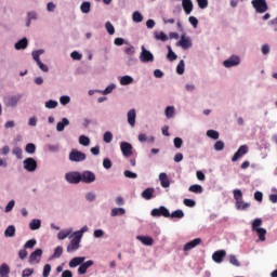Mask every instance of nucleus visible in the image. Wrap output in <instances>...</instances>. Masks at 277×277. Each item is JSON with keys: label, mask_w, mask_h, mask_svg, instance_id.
<instances>
[{"label": "nucleus", "mask_w": 277, "mask_h": 277, "mask_svg": "<svg viewBox=\"0 0 277 277\" xmlns=\"http://www.w3.org/2000/svg\"><path fill=\"white\" fill-rule=\"evenodd\" d=\"M153 194H155V188L148 187L142 192L141 196L142 198H144V200H150L151 198H154Z\"/></svg>", "instance_id": "obj_30"}, {"label": "nucleus", "mask_w": 277, "mask_h": 277, "mask_svg": "<svg viewBox=\"0 0 277 277\" xmlns=\"http://www.w3.org/2000/svg\"><path fill=\"white\" fill-rule=\"evenodd\" d=\"M268 27H273V31L277 32V16L267 23Z\"/></svg>", "instance_id": "obj_61"}, {"label": "nucleus", "mask_w": 277, "mask_h": 277, "mask_svg": "<svg viewBox=\"0 0 277 277\" xmlns=\"http://www.w3.org/2000/svg\"><path fill=\"white\" fill-rule=\"evenodd\" d=\"M40 226H42V221H40V219H34L29 223L30 230H40Z\"/></svg>", "instance_id": "obj_35"}, {"label": "nucleus", "mask_w": 277, "mask_h": 277, "mask_svg": "<svg viewBox=\"0 0 277 277\" xmlns=\"http://www.w3.org/2000/svg\"><path fill=\"white\" fill-rule=\"evenodd\" d=\"M27 47H29V40L27 39V37L22 38L14 44L15 51H25Z\"/></svg>", "instance_id": "obj_18"}, {"label": "nucleus", "mask_w": 277, "mask_h": 277, "mask_svg": "<svg viewBox=\"0 0 277 277\" xmlns=\"http://www.w3.org/2000/svg\"><path fill=\"white\" fill-rule=\"evenodd\" d=\"M90 10H92V3L90 1H83L80 4V11L82 14H90Z\"/></svg>", "instance_id": "obj_36"}, {"label": "nucleus", "mask_w": 277, "mask_h": 277, "mask_svg": "<svg viewBox=\"0 0 277 277\" xmlns=\"http://www.w3.org/2000/svg\"><path fill=\"white\" fill-rule=\"evenodd\" d=\"M214 150H216V153L224 150V143L222 141H216L214 144Z\"/></svg>", "instance_id": "obj_58"}, {"label": "nucleus", "mask_w": 277, "mask_h": 277, "mask_svg": "<svg viewBox=\"0 0 277 277\" xmlns=\"http://www.w3.org/2000/svg\"><path fill=\"white\" fill-rule=\"evenodd\" d=\"M136 239L143 243V246H153L154 239L150 236H136Z\"/></svg>", "instance_id": "obj_28"}, {"label": "nucleus", "mask_w": 277, "mask_h": 277, "mask_svg": "<svg viewBox=\"0 0 277 277\" xmlns=\"http://www.w3.org/2000/svg\"><path fill=\"white\" fill-rule=\"evenodd\" d=\"M225 256H226V251L219 250L212 254V260L214 261V263H222V261H224Z\"/></svg>", "instance_id": "obj_22"}, {"label": "nucleus", "mask_w": 277, "mask_h": 277, "mask_svg": "<svg viewBox=\"0 0 277 277\" xmlns=\"http://www.w3.org/2000/svg\"><path fill=\"white\" fill-rule=\"evenodd\" d=\"M85 256H77L70 260L69 262V267L75 268L78 267V265H81L84 263Z\"/></svg>", "instance_id": "obj_27"}, {"label": "nucleus", "mask_w": 277, "mask_h": 277, "mask_svg": "<svg viewBox=\"0 0 277 277\" xmlns=\"http://www.w3.org/2000/svg\"><path fill=\"white\" fill-rule=\"evenodd\" d=\"M65 181L69 183V185H79V183H81V172L70 171L65 173Z\"/></svg>", "instance_id": "obj_6"}, {"label": "nucleus", "mask_w": 277, "mask_h": 277, "mask_svg": "<svg viewBox=\"0 0 277 277\" xmlns=\"http://www.w3.org/2000/svg\"><path fill=\"white\" fill-rule=\"evenodd\" d=\"M176 74L184 75L185 74V61L181 60L176 66Z\"/></svg>", "instance_id": "obj_50"}, {"label": "nucleus", "mask_w": 277, "mask_h": 277, "mask_svg": "<svg viewBox=\"0 0 277 277\" xmlns=\"http://www.w3.org/2000/svg\"><path fill=\"white\" fill-rule=\"evenodd\" d=\"M269 51H272V48L268 43L262 44L261 47V53L262 55H269Z\"/></svg>", "instance_id": "obj_55"}, {"label": "nucleus", "mask_w": 277, "mask_h": 277, "mask_svg": "<svg viewBox=\"0 0 277 277\" xmlns=\"http://www.w3.org/2000/svg\"><path fill=\"white\" fill-rule=\"evenodd\" d=\"M188 192H192L193 194H202V192H205V189L202 188V186L200 184H194V185L189 186Z\"/></svg>", "instance_id": "obj_41"}, {"label": "nucleus", "mask_w": 277, "mask_h": 277, "mask_svg": "<svg viewBox=\"0 0 277 277\" xmlns=\"http://www.w3.org/2000/svg\"><path fill=\"white\" fill-rule=\"evenodd\" d=\"M71 234H72V228H68V229L61 230V232L57 234V239H58L60 241H64V239H67V237H70Z\"/></svg>", "instance_id": "obj_32"}, {"label": "nucleus", "mask_w": 277, "mask_h": 277, "mask_svg": "<svg viewBox=\"0 0 277 277\" xmlns=\"http://www.w3.org/2000/svg\"><path fill=\"white\" fill-rule=\"evenodd\" d=\"M0 277H10V265L8 263L0 265Z\"/></svg>", "instance_id": "obj_34"}, {"label": "nucleus", "mask_w": 277, "mask_h": 277, "mask_svg": "<svg viewBox=\"0 0 277 277\" xmlns=\"http://www.w3.org/2000/svg\"><path fill=\"white\" fill-rule=\"evenodd\" d=\"M27 18L29 21H38V13L36 11H30L27 13Z\"/></svg>", "instance_id": "obj_62"}, {"label": "nucleus", "mask_w": 277, "mask_h": 277, "mask_svg": "<svg viewBox=\"0 0 277 277\" xmlns=\"http://www.w3.org/2000/svg\"><path fill=\"white\" fill-rule=\"evenodd\" d=\"M116 88H117L116 83H110L104 90H101L100 94H103V96H107V94H111V92H114Z\"/></svg>", "instance_id": "obj_37"}, {"label": "nucleus", "mask_w": 277, "mask_h": 277, "mask_svg": "<svg viewBox=\"0 0 277 277\" xmlns=\"http://www.w3.org/2000/svg\"><path fill=\"white\" fill-rule=\"evenodd\" d=\"M182 8L185 14H192L194 12V2L192 0H182Z\"/></svg>", "instance_id": "obj_23"}, {"label": "nucleus", "mask_w": 277, "mask_h": 277, "mask_svg": "<svg viewBox=\"0 0 277 277\" xmlns=\"http://www.w3.org/2000/svg\"><path fill=\"white\" fill-rule=\"evenodd\" d=\"M123 176H126V179H137V173L126 170Z\"/></svg>", "instance_id": "obj_59"}, {"label": "nucleus", "mask_w": 277, "mask_h": 277, "mask_svg": "<svg viewBox=\"0 0 277 277\" xmlns=\"http://www.w3.org/2000/svg\"><path fill=\"white\" fill-rule=\"evenodd\" d=\"M84 198H85V201L87 202H94V200H96V193L94 192H88L85 195H84Z\"/></svg>", "instance_id": "obj_51"}, {"label": "nucleus", "mask_w": 277, "mask_h": 277, "mask_svg": "<svg viewBox=\"0 0 277 277\" xmlns=\"http://www.w3.org/2000/svg\"><path fill=\"white\" fill-rule=\"evenodd\" d=\"M34 275V268H25L22 272V277H29Z\"/></svg>", "instance_id": "obj_64"}, {"label": "nucleus", "mask_w": 277, "mask_h": 277, "mask_svg": "<svg viewBox=\"0 0 277 277\" xmlns=\"http://www.w3.org/2000/svg\"><path fill=\"white\" fill-rule=\"evenodd\" d=\"M120 150L126 158H129L133 155V145L129 142H121Z\"/></svg>", "instance_id": "obj_14"}, {"label": "nucleus", "mask_w": 277, "mask_h": 277, "mask_svg": "<svg viewBox=\"0 0 277 277\" xmlns=\"http://www.w3.org/2000/svg\"><path fill=\"white\" fill-rule=\"evenodd\" d=\"M22 100H23V94L17 93L15 95H9V96L3 97V104L6 107L14 108L18 105V103H21Z\"/></svg>", "instance_id": "obj_4"}, {"label": "nucleus", "mask_w": 277, "mask_h": 277, "mask_svg": "<svg viewBox=\"0 0 277 277\" xmlns=\"http://www.w3.org/2000/svg\"><path fill=\"white\" fill-rule=\"evenodd\" d=\"M243 155H248V145H241L237 151L234 154V156L232 157V161L235 162L239 159H241V157H243Z\"/></svg>", "instance_id": "obj_16"}, {"label": "nucleus", "mask_w": 277, "mask_h": 277, "mask_svg": "<svg viewBox=\"0 0 277 277\" xmlns=\"http://www.w3.org/2000/svg\"><path fill=\"white\" fill-rule=\"evenodd\" d=\"M36 243H37L36 239H30V240L26 241V243L24 245V249L31 250L35 248Z\"/></svg>", "instance_id": "obj_54"}, {"label": "nucleus", "mask_w": 277, "mask_h": 277, "mask_svg": "<svg viewBox=\"0 0 277 277\" xmlns=\"http://www.w3.org/2000/svg\"><path fill=\"white\" fill-rule=\"evenodd\" d=\"M23 168L26 172H36V170H38V161L31 157L26 158L23 161Z\"/></svg>", "instance_id": "obj_10"}, {"label": "nucleus", "mask_w": 277, "mask_h": 277, "mask_svg": "<svg viewBox=\"0 0 277 277\" xmlns=\"http://www.w3.org/2000/svg\"><path fill=\"white\" fill-rule=\"evenodd\" d=\"M60 103L63 105V106H66L70 103V96L69 95H63L60 97Z\"/></svg>", "instance_id": "obj_57"}, {"label": "nucleus", "mask_w": 277, "mask_h": 277, "mask_svg": "<svg viewBox=\"0 0 277 277\" xmlns=\"http://www.w3.org/2000/svg\"><path fill=\"white\" fill-rule=\"evenodd\" d=\"M120 85H131L134 83L133 77L126 75L118 78Z\"/></svg>", "instance_id": "obj_24"}, {"label": "nucleus", "mask_w": 277, "mask_h": 277, "mask_svg": "<svg viewBox=\"0 0 277 277\" xmlns=\"http://www.w3.org/2000/svg\"><path fill=\"white\" fill-rule=\"evenodd\" d=\"M206 135L207 137H210V140H220V132L215 130H208Z\"/></svg>", "instance_id": "obj_44"}, {"label": "nucleus", "mask_w": 277, "mask_h": 277, "mask_svg": "<svg viewBox=\"0 0 277 277\" xmlns=\"http://www.w3.org/2000/svg\"><path fill=\"white\" fill-rule=\"evenodd\" d=\"M13 155H15L16 159H23V149L21 147H15L13 149Z\"/></svg>", "instance_id": "obj_56"}, {"label": "nucleus", "mask_w": 277, "mask_h": 277, "mask_svg": "<svg viewBox=\"0 0 277 277\" xmlns=\"http://www.w3.org/2000/svg\"><path fill=\"white\" fill-rule=\"evenodd\" d=\"M114 140V134L110 131H106L103 135V142H105V144H111Z\"/></svg>", "instance_id": "obj_46"}, {"label": "nucleus", "mask_w": 277, "mask_h": 277, "mask_svg": "<svg viewBox=\"0 0 277 277\" xmlns=\"http://www.w3.org/2000/svg\"><path fill=\"white\" fill-rule=\"evenodd\" d=\"M132 21L134 23H142V21H144V16L142 15V13H140L138 11H135L133 14H132Z\"/></svg>", "instance_id": "obj_49"}, {"label": "nucleus", "mask_w": 277, "mask_h": 277, "mask_svg": "<svg viewBox=\"0 0 277 277\" xmlns=\"http://www.w3.org/2000/svg\"><path fill=\"white\" fill-rule=\"evenodd\" d=\"M79 144L81 146H90V137H88L85 135H80L79 136Z\"/></svg>", "instance_id": "obj_53"}, {"label": "nucleus", "mask_w": 277, "mask_h": 277, "mask_svg": "<svg viewBox=\"0 0 277 277\" xmlns=\"http://www.w3.org/2000/svg\"><path fill=\"white\" fill-rule=\"evenodd\" d=\"M44 49L35 50L31 52V57L42 72H49V66L44 65V63L40 61V55H44Z\"/></svg>", "instance_id": "obj_2"}, {"label": "nucleus", "mask_w": 277, "mask_h": 277, "mask_svg": "<svg viewBox=\"0 0 277 277\" xmlns=\"http://www.w3.org/2000/svg\"><path fill=\"white\" fill-rule=\"evenodd\" d=\"M167 49H168L167 60H169V62H174L175 60H177L179 55L174 53V51L172 50V47L167 45Z\"/></svg>", "instance_id": "obj_39"}, {"label": "nucleus", "mask_w": 277, "mask_h": 277, "mask_svg": "<svg viewBox=\"0 0 277 277\" xmlns=\"http://www.w3.org/2000/svg\"><path fill=\"white\" fill-rule=\"evenodd\" d=\"M261 226H263V219H261V217L253 220L251 223V229L253 233H256L259 240L265 241V239H266L265 236L267 235V229H265Z\"/></svg>", "instance_id": "obj_1"}, {"label": "nucleus", "mask_w": 277, "mask_h": 277, "mask_svg": "<svg viewBox=\"0 0 277 277\" xmlns=\"http://www.w3.org/2000/svg\"><path fill=\"white\" fill-rule=\"evenodd\" d=\"M233 194H234V200H236V202L243 199V193L241 192V189L236 188L233 190Z\"/></svg>", "instance_id": "obj_52"}, {"label": "nucleus", "mask_w": 277, "mask_h": 277, "mask_svg": "<svg viewBox=\"0 0 277 277\" xmlns=\"http://www.w3.org/2000/svg\"><path fill=\"white\" fill-rule=\"evenodd\" d=\"M202 243V239L195 238L188 242H186L183 247L184 252H189V250H194V248H198Z\"/></svg>", "instance_id": "obj_15"}, {"label": "nucleus", "mask_w": 277, "mask_h": 277, "mask_svg": "<svg viewBox=\"0 0 277 277\" xmlns=\"http://www.w3.org/2000/svg\"><path fill=\"white\" fill-rule=\"evenodd\" d=\"M25 153H27V155H36V144L28 143L25 147Z\"/></svg>", "instance_id": "obj_45"}, {"label": "nucleus", "mask_w": 277, "mask_h": 277, "mask_svg": "<svg viewBox=\"0 0 277 277\" xmlns=\"http://www.w3.org/2000/svg\"><path fill=\"white\" fill-rule=\"evenodd\" d=\"M235 208L237 209V211H246V209L250 208V203L243 201V199H240L235 202Z\"/></svg>", "instance_id": "obj_31"}, {"label": "nucleus", "mask_w": 277, "mask_h": 277, "mask_svg": "<svg viewBox=\"0 0 277 277\" xmlns=\"http://www.w3.org/2000/svg\"><path fill=\"white\" fill-rule=\"evenodd\" d=\"M105 29L109 36H114L116 34V28L114 27V24L111 22H106L105 23Z\"/></svg>", "instance_id": "obj_47"}, {"label": "nucleus", "mask_w": 277, "mask_h": 277, "mask_svg": "<svg viewBox=\"0 0 277 277\" xmlns=\"http://www.w3.org/2000/svg\"><path fill=\"white\" fill-rule=\"evenodd\" d=\"M151 217H170V210L166 206L155 208L150 212Z\"/></svg>", "instance_id": "obj_9"}, {"label": "nucleus", "mask_w": 277, "mask_h": 277, "mask_svg": "<svg viewBox=\"0 0 277 277\" xmlns=\"http://www.w3.org/2000/svg\"><path fill=\"white\" fill-rule=\"evenodd\" d=\"M138 60L142 64H153L155 62V55L149 50H146V47L142 45Z\"/></svg>", "instance_id": "obj_3"}, {"label": "nucleus", "mask_w": 277, "mask_h": 277, "mask_svg": "<svg viewBox=\"0 0 277 277\" xmlns=\"http://www.w3.org/2000/svg\"><path fill=\"white\" fill-rule=\"evenodd\" d=\"M251 5H253L256 14H265L269 6H267V1L265 0H252Z\"/></svg>", "instance_id": "obj_8"}, {"label": "nucleus", "mask_w": 277, "mask_h": 277, "mask_svg": "<svg viewBox=\"0 0 277 277\" xmlns=\"http://www.w3.org/2000/svg\"><path fill=\"white\" fill-rule=\"evenodd\" d=\"M127 210L124 208H113L110 210V217H118L120 215H124Z\"/></svg>", "instance_id": "obj_33"}, {"label": "nucleus", "mask_w": 277, "mask_h": 277, "mask_svg": "<svg viewBox=\"0 0 277 277\" xmlns=\"http://www.w3.org/2000/svg\"><path fill=\"white\" fill-rule=\"evenodd\" d=\"M96 181V174L90 170H84L80 172V183H84L85 185H92Z\"/></svg>", "instance_id": "obj_7"}, {"label": "nucleus", "mask_w": 277, "mask_h": 277, "mask_svg": "<svg viewBox=\"0 0 277 277\" xmlns=\"http://www.w3.org/2000/svg\"><path fill=\"white\" fill-rule=\"evenodd\" d=\"M50 274H51V264H45L43 266V274H42V276L43 277H49Z\"/></svg>", "instance_id": "obj_63"}, {"label": "nucleus", "mask_w": 277, "mask_h": 277, "mask_svg": "<svg viewBox=\"0 0 277 277\" xmlns=\"http://www.w3.org/2000/svg\"><path fill=\"white\" fill-rule=\"evenodd\" d=\"M87 158L88 156L85 153L79 151V149H71L68 157L69 161L72 163H81L82 161H85Z\"/></svg>", "instance_id": "obj_5"}, {"label": "nucleus", "mask_w": 277, "mask_h": 277, "mask_svg": "<svg viewBox=\"0 0 277 277\" xmlns=\"http://www.w3.org/2000/svg\"><path fill=\"white\" fill-rule=\"evenodd\" d=\"M159 181L161 187H163L164 189L170 187V179H168V174L166 172L159 174Z\"/></svg>", "instance_id": "obj_25"}, {"label": "nucleus", "mask_w": 277, "mask_h": 277, "mask_svg": "<svg viewBox=\"0 0 277 277\" xmlns=\"http://www.w3.org/2000/svg\"><path fill=\"white\" fill-rule=\"evenodd\" d=\"M239 64H241L239 55H232L223 62L224 68H234L235 66H239Z\"/></svg>", "instance_id": "obj_12"}, {"label": "nucleus", "mask_w": 277, "mask_h": 277, "mask_svg": "<svg viewBox=\"0 0 277 277\" xmlns=\"http://www.w3.org/2000/svg\"><path fill=\"white\" fill-rule=\"evenodd\" d=\"M92 265H94V261L89 260L87 262H82L78 268V274H80V276H83V274H85L89 269V267H92Z\"/></svg>", "instance_id": "obj_21"}, {"label": "nucleus", "mask_w": 277, "mask_h": 277, "mask_svg": "<svg viewBox=\"0 0 277 277\" xmlns=\"http://www.w3.org/2000/svg\"><path fill=\"white\" fill-rule=\"evenodd\" d=\"M70 124V120L68 118H63L57 124H56V131L58 133H62Z\"/></svg>", "instance_id": "obj_29"}, {"label": "nucleus", "mask_w": 277, "mask_h": 277, "mask_svg": "<svg viewBox=\"0 0 277 277\" xmlns=\"http://www.w3.org/2000/svg\"><path fill=\"white\" fill-rule=\"evenodd\" d=\"M137 118V110H135V108H131L128 113H127V122L128 124H130V127H135V120Z\"/></svg>", "instance_id": "obj_17"}, {"label": "nucleus", "mask_w": 277, "mask_h": 277, "mask_svg": "<svg viewBox=\"0 0 277 277\" xmlns=\"http://www.w3.org/2000/svg\"><path fill=\"white\" fill-rule=\"evenodd\" d=\"M169 217H175L176 220H183L185 217V212L183 210L179 209L170 213Z\"/></svg>", "instance_id": "obj_43"}, {"label": "nucleus", "mask_w": 277, "mask_h": 277, "mask_svg": "<svg viewBox=\"0 0 277 277\" xmlns=\"http://www.w3.org/2000/svg\"><path fill=\"white\" fill-rule=\"evenodd\" d=\"M62 254H64V248H62V247H56V248L54 249V253H53V255L50 258V260H52V259H60V256H62Z\"/></svg>", "instance_id": "obj_48"}, {"label": "nucleus", "mask_w": 277, "mask_h": 277, "mask_svg": "<svg viewBox=\"0 0 277 277\" xmlns=\"http://www.w3.org/2000/svg\"><path fill=\"white\" fill-rule=\"evenodd\" d=\"M60 103L55 100H49L44 103L45 109H56Z\"/></svg>", "instance_id": "obj_42"}, {"label": "nucleus", "mask_w": 277, "mask_h": 277, "mask_svg": "<svg viewBox=\"0 0 277 277\" xmlns=\"http://www.w3.org/2000/svg\"><path fill=\"white\" fill-rule=\"evenodd\" d=\"M14 235H16V227L14 225H10L6 227V229L4 230V237H14Z\"/></svg>", "instance_id": "obj_40"}, {"label": "nucleus", "mask_w": 277, "mask_h": 277, "mask_svg": "<svg viewBox=\"0 0 277 277\" xmlns=\"http://www.w3.org/2000/svg\"><path fill=\"white\" fill-rule=\"evenodd\" d=\"M183 203L185 205V207H189L190 209L196 207V200L194 199H184Z\"/></svg>", "instance_id": "obj_60"}, {"label": "nucleus", "mask_w": 277, "mask_h": 277, "mask_svg": "<svg viewBox=\"0 0 277 277\" xmlns=\"http://www.w3.org/2000/svg\"><path fill=\"white\" fill-rule=\"evenodd\" d=\"M88 230H90V227H88V225H84L79 230L74 232L69 239H74L75 241L81 243V239H83V235H85Z\"/></svg>", "instance_id": "obj_13"}, {"label": "nucleus", "mask_w": 277, "mask_h": 277, "mask_svg": "<svg viewBox=\"0 0 277 277\" xmlns=\"http://www.w3.org/2000/svg\"><path fill=\"white\" fill-rule=\"evenodd\" d=\"M155 40H160L161 42H168V35L163 31H155L154 32Z\"/></svg>", "instance_id": "obj_38"}, {"label": "nucleus", "mask_w": 277, "mask_h": 277, "mask_svg": "<svg viewBox=\"0 0 277 277\" xmlns=\"http://www.w3.org/2000/svg\"><path fill=\"white\" fill-rule=\"evenodd\" d=\"M164 116L167 120H173V118H176V107L167 106L164 108Z\"/></svg>", "instance_id": "obj_19"}, {"label": "nucleus", "mask_w": 277, "mask_h": 277, "mask_svg": "<svg viewBox=\"0 0 277 277\" xmlns=\"http://www.w3.org/2000/svg\"><path fill=\"white\" fill-rule=\"evenodd\" d=\"M175 45L181 47L184 51H187V49H192L193 47L192 38L187 37L185 34H182Z\"/></svg>", "instance_id": "obj_11"}, {"label": "nucleus", "mask_w": 277, "mask_h": 277, "mask_svg": "<svg viewBox=\"0 0 277 277\" xmlns=\"http://www.w3.org/2000/svg\"><path fill=\"white\" fill-rule=\"evenodd\" d=\"M40 259H42V249H36L29 255V263H40Z\"/></svg>", "instance_id": "obj_20"}, {"label": "nucleus", "mask_w": 277, "mask_h": 277, "mask_svg": "<svg viewBox=\"0 0 277 277\" xmlns=\"http://www.w3.org/2000/svg\"><path fill=\"white\" fill-rule=\"evenodd\" d=\"M79 248H81V242L71 239L67 246V252H77Z\"/></svg>", "instance_id": "obj_26"}]
</instances>
